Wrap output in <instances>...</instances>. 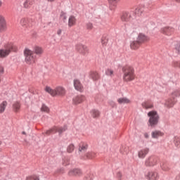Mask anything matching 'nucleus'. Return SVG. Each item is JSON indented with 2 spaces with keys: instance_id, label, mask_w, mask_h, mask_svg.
Returning <instances> with one entry per match:
<instances>
[{
  "instance_id": "1",
  "label": "nucleus",
  "mask_w": 180,
  "mask_h": 180,
  "mask_svg": "<svg viewBox=\"0 0 180 180\" xmlns=\"http://www.w3.org/2000/svg\"><path fill=\"white\" fill-rule=\"evenodd\" d=\"M44 53L41 46H36L34 47V51L29 49H25L24 51L25 61L28 65H33L36 63V55L41 56Z\"/></svg>"
},
{
  "instance_id": "2",
  "label": "nucleus",
  "mask_w": 180,
  "mask_h": 180,
  "mask_svg": "<svg viewBox=\"0 0 180 180\" xmlns=\"http://www.w3.org/2000/svg\"><path fill=\"white\" fill-rule=\"evenodd\" d=\"M122 71L124 74L123 80L124 82H131V81H134L136 78L134 68L130 65H126L122 68Z\"/></svg>"
},
{
  "instance_id": "3",
  "label": "nucleus",
  "mask_w": 180,
  "mask_h": 180,
  "mask_svg": "<svg viewBox=\"0 0 180 180\" xmlns=\"http://www.w3.org/2000/svg\"><path fill=\"white\" fill-rule=\"evenodd\" d=\"M46 92L50 94L51 96H65V89L61 86H56L54 89L51 87L46 86L45 88Z\"/></svg>"
},
{
  "instance_id": "4",
  "label": "nucleus",
  "mask_w": 180,
  "mask_h": 180,
  "mask_svg": "<svg viewBox=\"0 0 180 180\" xmlns=\"http://www.w3.org/2000/svg\"><path fill=\"white\" fill-rule=\"evenodd\" d=\"M148 116L149 117L148 126L150 127H155V126L158 124V122H160V115H158V112L155 110H152L148 112Z\"/></svg>"
},
{
  "instance_id": "5",
  "label": "nucleus",
  "mask_w": 180,
  "mask_h": 180,
  "mask_svg": "<svg viewBox=\"0 0 180 180\" xmlns=\"http://www.w3.org/2000/svg\"><path fill=\"white\" fill-rule=\"evenodd\" d=\"M13 49V44L8 43L5 46L4 49H0V58H6L11 53V50Z\"/></svg>"
},
{
  "instance_id": "6",
  "label": "nucleus",
  "mask_w": 180,
  "mask_h": 180,
  "mask_svg": "<svg viewBox=\"0 0 180 180\" xmlns=\"http://www.w3.org/2000/svg\"><path fill=\"white\" fill-rule=\"evenodd\" d=\"M75 50L77 51V53H79V54H82V56H85L86 53H89V49H88V46L82 44H76Z\"/></svg>"
},
{
  "instance_id": "7",
  "label": "nucleus",
  "mask_w": 180,
  "mask_h": 180,
  "mask_svg": "<svg viewBox=\"0 0 180 180\" xmlns=\"http://www.w3.org/2000/svg\"><path fill=\"white\" fill-rule=\"evenodd\" d=\"M68 176H81L82 175V170L78 168H74L69 170L68 172Z\"/></svg>"
},
{
  "instance_id": "8",
  "label": "nucleus",
  "mask_w": 180,
  "mask_h": 180,
  "mask_svg": "<svg viewBox=\"0 0 180 180\" xmlns=\"http://www.w3.org/2000/svg\"><path fill=\"white\" fill-rule=\"evenodd\" d=\"M157 164V158L154 156L148 157L146 162L145 165L146 167H154Z\"/></svg>"
},
{
  "instance_id": "9",
  "label": "nucleus",
  "mask_w": 180,
  "mask_h": 180,
  "mask_svg": "<svg viewBox=\"0 0 180 180\" xmlns=\"http://www.w3.org/2000/svg\"><path fill=\"white\" fill-rule=\"evenodd\" d=\"M86 98H85V96L84 95H78L72 98V103L73 105H79L80 103H82V102H84V101Z\"/></svg>"
},
{
  "instance_id": "10",
  "label": "nucleus",
  "mask_w": 180,
  "mask_h": 180,
  "mask_svg": "<svg viewBox=\"0 0 180 180\" xmlns=\"http://www.w3.org/2000/svg\"><path fill=\"white\" fill-rule=\"evenodd\" d=\"M136 40L139 41V43L143 44V43H147V41H150V37L143 33H140L138 35Z\"/></svg>"
},
{
  "instance_id": "11",
  "label": "nucleus",
  "mask_w": 180,
  "mask_h": 180,
  "mask_svg": "<svg viewBox=\"0 0 180 180\" xmlns=\"http://www.w3.org/2000/svg\"><path fill=\"white\" fill-rule=\"evenodd\" d=\"M32 20L27 18H23L20 20V23L21 26H23L25 27H29L30 26H32Z\"/></svg>"
},
{
  "instance_id": "12",
  "label": "nucleus",
  "mask_w": 180,
  "mask_h": 180,
  "mask_svg": "<svg viewBox=\"0 0 180 180\" xmlns=\"http://www.w3.org/2000/svg\"><path fill=\"white\" fill-rule=\"evenodd\" d=\"M146 176L149 180H158L159 178L158 173L155 172H149L146 174Z\"/></svg>"
},
{
  "instance_id": "13",
  "label": "nucleus",
  "mask_w": 180,
  "mask_h": 180,
  "mask_svg": "<svg viewBox=\"0 0 180 180\" xmlns=\"http://www.w3.org/2000/svg\"><path fill=\"white\" fill-rule=\"evenodd\" d=\"M121 20L122 22H130L131 20V14L128 12H124L121 16Z\"/></svg>"
},
{
  "instance_id": "14",
  "label": "nucleus",
  "mask_w": 180,
  "mask_h": 180,
  "mask_svg": "<svg viewBox=\"0 0 180 180\" xmlns=\"http://www.w3.org/2000/svg\"><path fill=\"white\" fill-rule=\"evenodd\" d=\"M77 25V18L74 15H70L68 18V27H72Z\"/></svg>"
},
{
  "instance_id": "15",
  "label": "nucleus",
  "mask_w": 180,
  "mask_h": 180,
  "mask_svg": "<svg viewBox=\"0 0 180 180\" xmlns=\"http://www.w3.org/2000/svg\"><path fill=\"white\" fill-rule=\"evenodd\" d=\"M174 105H175V99L174 98H168L165 103V106L167 108V109L174 108Z\"/></svg>"
},
{
  "instance_id": "16",
  "label": "nucleus",
  "mask_w": 180,
  "mask_h": 180,
  "mask_svg": "<svg viewBox=\"0 0 180 180\" xmlns=\"http://www.w3.org/2000/svg\"><path fill=\"white\" fill-rule=\"evenodd\" d=\"M88 150V144L86 143H80L79 145L78 151L79 154H84L86 153V150Z\"/></svg>"
},
{
  "instance_id": "17",
  "label": "nucleus",
  "mask_w": 180,
  "mask_h": 180,
  "mask_svg": "<svg viewBox=\"0 0 180 180\" xmlns=\"http://www.w3.org/2000/svg\"><path fill=\"white\" fill-rule=\"evenodd\" d=\"M4 30H6V21L4 17L0 16V32H4Z\"/></svg>"
},
{
  "instance_id": "18",
  "label": "nucleus",
  "mask_w": 180,
  "mask_h": 180,
  "mask_svg": "<svg viewBox=\"0 0 180 180\" xmlns=\"http://www.w3.org/2000/svg\"><path fill=\"white\" fill-rule=\"evenodd\" d=\"M150 150L148 148H144L138 152L139 158H144L147 154H148Z\"/></svg>"
},
{
  "instance_id": "19",
  "label": "nucleus",
  "mask_w": 180,
  "mask_h": 180,
  "mask_svg": "<svg viewBox=\"0 0 180 180\" xmlns=\"http://www.w3.org/2000/svg\"><path fill=\"white\" fill-rule=\"evenodd\" d=\"M74 86L77 91H82L84 88L82 86V84H81V82H79V80L78 79L74 80Z\"/></svg>"
},
{
  "instance_id": "20",
  "label": "nucleus",
  "mask_w": 180,
  "mask_h": 180,
  "mask_svg": "<svg viewBox=\"0 0 180 180\" xmlns=\"http://www.w3.org/2000/svg\"><path fill=\"white\" fill-rule=\"evenodd\" d=\"M142 106L145 109H153L154 108L153 103H151V101H144L142 103Z\"/></svg>"
},
{
  "instance_id": "21",
  "label": "nucleus",
  "mask_w": 180,
  "mask_h": 180,
  "mask_svg": "<svg viewBox=\"0 0 180 180\" xmlns=\"http://www.w3.org/2000/svg\"><path fill=\"white\" fill-rule=\"evenodd\" d=\"M117 102L120 105H122L123 103H127V104L131 103V101H130V99L126 97L118 98Z\"/></svg>"
},
{
  "instance_id": "22",
  "label": "nucleus",
  "mask_w": 180,
  "mask_h": 180,
  "mask_svg": "<svg viewBox=\"0 0 180 180\" xmlns=\"http://www.w3.org/2000/svg\"><path fill=\"white\" fill-rule=\"evenodd\" d=\"M13 110L15 113H18V112H19V110H20V102L15 101L13 103Z\"/></svg>"
},
{
  "instance_id": "23",
  "label": "nucleus",
  "mask_w": 180,
  "mask_h": 180,
  "mask_svg": "<svg viewBox=\"0 0 180 180\" xmlns=\"http://www.w3.org/2000/svg\"><path fill=\"white\" fill-rule=\"evenodd\" d=\"M131 49H132V50H137V49H139V47H140V46H141V44L140 42L138 41V40L136 39V41H133L131 43Z\"/></svg>"
},
{
  "instance_id": "24",
  "label": "nucleus",
  "mask_w": 180,
  "mask_h": 180,
  "mask_svg": "<svg viewBox=\"0 0 180 180\" xmlns=\"http://www.w3.org/2000/svg\"><path fill=\"white\" fill-rule=\"evenodd\" d=\"M90 77L93 81H98L99 79V74L96 72H91Z\"/></svg>"
},
{
  "instance_id": "25",
  "label": "nucleus",
  "mask_w": 180,
  "mask_h": 180,
  "mask_svg": "<svg viewBox=\"0 0 180 180\" xmlns=\"http://www.w3.org/2000/svg\"><path fill=\"white\" fill-rule=\"evenodd\" d=\"M53 133H57V127H53L52 128L46 130L45 134L46 136H50V134H53Z\"/></svg>"
},
{
  "instance_id": "26",
  "label": "nucleus",
  "mask_w": 180,
  "mask_h": 180,
  "mask_svg": "<svg viewBox=\"0 0 180 180\" xmlns=\"http://www.w3.org/2000/svg\"><path fill=\"white\" fill-rule=\"evenodd\" d=\"M164 136V133L160 131H154L152 132L153 139H157L158 137Z\"/></svg>"
},
{
  "instance_id": "27",
  "label": "nucleus",
  "mask_w": 180,
  "mask_h": 180,
  "mask_svg": "<svg viewBox=\"0 0 180 180\" xmlns=\"http://www.w3.org/2000/svg\"><path fill=\"white\" fill-rule=\"evenodd\" d=\"M8 105L6 101H3L1 104H0V113H4L5 112V109Z\"/></svg>"
},
{
  "instance_id": "28",
  "label": "nucleus",
  "mask_w": 180,
  "mask_h": 180,
  "mask_svg": "<svg viewBox=\"0 0 180 180\" xmlns=\"http://www.w3.org/2000/svg\"><path fill=\"white\" fill-rule=\"evenodd\" d=\"M172 30V27H165L161 29V33H163V34H167V33H169Z\"/></svg>"
},
{
  "instance_id": "29",
  "label": "nucleus",
  "mask_w": 180,
  "mask_h": 180,
  "mask_svg": "<svg viewBox=\"0 0 180 180\" xmlns=\"http://www.w3.org/2000/svg\"><path fill=\"white\" fill-rule=\"evenodd\" d=\"M65 130H67V127H56V132L58 131L59 134L64 133Z\"/></svg>"
},
{
  "instance_id": "30",
  "label": "nucleus",
  "mask_w": 180,
  "mask_h": 180,
  "mask_svg": "<svg viewBox=\"0 0 180 180\" xmlns=\"http://www.w3.org/2000/svg\"><path fill=\"white\" fill-rule=\"evenodd\" d=\"M108 3L110 4V6L111 9L113 8V6H116V4L119 2L120 0H108Z\"/></svg>"
},
{
  "instance_id": "31",
  "label": "nucleus",
  "mask_w": 180,
  "mask_h": 180,
  "mask_svg": "<svg viewBox=\"0 0 180 180\" xmlns=\"http://www.w3.org/2000/svg\"><path fill=\"white\" fill-rule=\"evenodd\" d=\"M172 96L176 98L180 96V89H176L172 92Z\"/></svg>"
},
{
  "instance_id": "32",
  "label": "nucleus",
  "mask_w": 180,
  "mask_h": 180,
  "mask_svg": "<svg viewBox=\"0 0 180 180\" xmlns=\"http://www.w3.org/2000/svg\"><path fill=\"white\" fill-rule=\"evenodd\" d=\"M91 115L94 119L99 117V111L98 110H91Z\"/></svg>"
},
{
  "instance_id": "33",
  "label": "nucleus",
  "mask_w": 180,
  "mask_h": 180,
  "mask_svg": "<svg viewBox=\"0 0 180 180\" xmlns=\"http://www.w3.org/2000/svg\"><path fill=\"white\" fill-rule=\"evenodd\" d=\"M41 111L46 112V113H49L50 112V109L46 105L43 104L41 108Z\"/></svg>"
},
{
  "instance_id": "34",
  "label": "nucleus",
  "mask_w": 180,
  "mask_h": 180,
  "mask_svg": "<svg viewBox=\"0 0 180 180\" xmlns=\"http://www.w3.org/2000/svg\"><path fill=\"white\" fill-rule=\"evenodd\" d=\"M75 148V146H74V144L71 143L70 144L68 148H67V151L68 153H72V151H74V149Z\"/></svg>"
},
{
  "instance_id": "35",
  "label": "nucleus",
  "mask_w": 180,
  "mask_h": 180,
  "mask_svg": "<svg viewBox=\"0 0 180 180\" xmlns=\"http://www.w3.org/2000/svg\"><path fill=\"white\" fill-rule=\"evenodd\" d=\"M63 165H65L67 167V165H70V158H65L63 159Z\"/></svg>"
},
{
  "instance_id": "36",
  "label": "nucleus",
  "mask_w": 180,
  "mask_h": 180,
  "mask_svg": "<svg viewBox=\"0 0 180 180\" xmlns=\"http://www.w3.org/2000/svg\"><path fill=\"white\" fill-rule=\"evenodd\" d=\"M25 180H40V179H39V176L36 175H32V176H27Z\"/></svg>"
},
{
  "instance_id": "37",
  "label": "nucleus",
  "mask_w": 180,
  "mask_h": 180,
  "mask_svg": "<svg viewBox=\"0 0 180 180\" xmlns=\"http://www.w3.org/2000/svg\"><path fill=\"white\" fill-rule=\"evenodd\" d=\"M84 180H94V174H91V173L87 174L84 176Z\"/></svg>"
},
{
  "instance_id": "38",
  "label": "nucleus",
  "mask_w": 180,
  "mask_h": 180,
  "mask_svg": "<svg viewBox=\"0 0 180 180\" xmlns=\"http://www.w3.org/2000/svg\"><path fill=\"white\" fill-rule=\"evenodd\" d=\"M174 144L176 147H180V139L179 137H174Z\"/></svg>"
},
{
  "instance_id": "39",
  "label": "nucleus",
  "mask_w": 180,
  "mask_h": 180,
  "mask_svg": "<svg viewBox=\"0 0 180 180\" xmlns=\"http://www.w3.org/2000/svg\"><path fill=\"white\" fill-rule=\"evenodd\" d=\"M86 158H88L89 160H92V158H94V157H95V154L93 153H87L86 154Z\"/></svg>"
},
{
  "instance_id": "40",
  "label": "nucleus",
  "mask_w": 180,
  "mask_h": 180,
  "mask_svg": "<svg viewBox=\"0 0 180 180\" xmlns=\"http://www.w3.org/2000/svg\"><path fill=\"white\" fill-rule=\"evenodd\" d=\"M106 75H108V77H113V70L111 69H108L105 71Z\"/></svg>"
},
{
  "instance_id": "41",
  "label": "nucleus",
  "mask_w": 180,
  "mask_h": 180,
  "mask_svg": "<svg viewBox=\"0 0 180 180\" xmlns=\"http://www.w3.org/2000/svg\"><path fill=\"white\" fill-rule=\"evenodd\" d=\"M60 18L63 20V22H65V20H67V14L64 12H61Z\"/></svg>"
},
{
  "instance_id": "42",
  "label": "nucleus",
  "mask_w": 180,
  "mask_h": 180,
  "mask_svg": "<svg viewBox=\"0 0 180 180\" xmlns=\"http://www.w3.org/2000/svg\"><path fill=\"white\" fill-rule=\"evenodd\" d=\"M175 50L177 52V54L180 56V42L177 43L175 46Z\"/></svg>"
},
{
  "instance_id": "43",
  "label": "nucleus",
  "mask_w": 180,
  "mask_h": 180,
  "mask_svg": "<svg viewBox=\"0 0 180 180\" xmlns=\"http://www.w3.org/2000/svg\"><path fill=\"white\" fill-rule=\"evenodd\" d=\"M29 2H30V0H26L24 4H23V8H25V9H27V8H29Z\"/></svg>"
},
{
  "instance_id": "44",
  "label": "nucleus",
  "mask_w": 180,
  "mask_h": 180,
  "mask_svg": "<svg viewBox=\"0 0 180 180\" xmlns=\"http://www.w3.org/2000/svg\"><path fill=\"white\" fill-rule=\"evenodd\" d=\"M142 12H143V11H141V8H140V7H138V8H136L135 9V13H136V15H140V14H141Z\"/></svg>"
},
{
  "instance_id": "45",
  "label": "nucleus",
  "mask_w": 180,
  "mask_h": 180,
  "mask_svg": "<svg viewBox=\"0 0 180 180\" xmlns=\"http://www.w3.org/2000/svg\"><path fill=\"white\" fill-rule=\"evenodd\" d=\"M86 28L89 30H91L94 28V25H92V23L91 22H88L86 24Z\"/></svg>"
},
{
  "instance_id": "46",
  "label": "nucleus",
  "mask_w": 180,
  "mask_h": 180,
  "mask_svg": "<svg viewBox=\"0 0 180 180\" xmlns=\"http://www.w3.org/2000/svg\"><path fill=\"white\" fill-rule=\"evenodd\" d=\"M65 171H64V168H60L58 169L55 174H64Z\"/></svg>"
},
{
  "instance_id": "47",
  "label": "nucleus",
  "mask_w": 180,
  "mask_h": 180,
  "mask_svg": "<svg viewBox=\"0 0 180 180\" xmlns=\"http://www.w3.org/2000/svg\"><path fill=\"white\" fill-rule=\"evenodd\" d=\"M162 168L163 171H169V167H167V165H163Z\"/></svg>"
},
{
  "instance_id": "48",
  "label": "nucleus",
  "mask_w": 180,
  "mask_h": 180,
  "mask_svg": "<svg viewBox=\"0 0 180 180\" xmlns=\"http://www.w3.org/2000/svg\"><path fill=\"white\" fill-rule=\"evenodd\" d=\"M101 43L102 44H105L106 43H108V39H106V37H103L101 39Z\"/></svg>"
},
{
  "instance_id": "49",
  "label": "nucleus",
  "mask_w": 180,
  "mask_h": 180,
  "mask_svg": "<svg viewBox=\"0 0 180 180\" xmlns=\"http://www.w3.org/2000/svg\"><path fill=\"white\" fill-rule=\"evenodd\" d=\"M173 65L174 67H180V62H174Z\"/></svg>"
},
{
  "instance_id": "50",
  "label": "nucleus",
  "mask_w": 180,
  "mask_h": 180,
  "mask_svg": "<svg viewBox=\"0 0 180 180\" xmlns=\"http://www.w3.org/2000/svg\"><path fill=\"white\" fill-rule=\"evenodd\" d=\"M4 74V68L2 66H0V75Z\"/></svg>"
},
{
  "instance_id": "51",
  "label": "nucleus",
  "mask_w": 180,
  "mask_h": 180,
  "mask_svg": "<svg viewBox=\"0 0 180 180\" xmlns=\"http://www.w3.org/2000/svg\"><path fill=\"white\" fill-rule=\"evenodd\" d=\"M117 178H119L120 179V178H122V173L121 172H118L117 174Z\"/></svg>"
},
{
  "instance_id": "52",
  "label": "nucleus",
  "mask_w": 180,
  "mask_h": 180,
  "mask_svg": "<svg viewBox=\"0 0 180 180\" xmlns=\"http://www.w3.org/2000/svg\"><path fill=\"white\" fill-rule=\"evenodd\" d=\"M144 137H145V139H148V137H149L148 133H145Z\"/></svg>"
},
{
  "instance_id": "53",
  "label": "nucleus",
  "mask_w": 180,
  "mask_h": 180,
  "mask_svg": "<svg viewBox=\"0 0 180 180\" xmlns=\"http://www.w3.org/2000/svg\"><path fill=\"white\" fill-rule=\"evenodd\" d=\"M62 32L63 31L61 30H58L57 34H58V35L61 34Z\"/></svg>"
},
{
  "instance_id": "54",
  "label": "nucleus",
  "mask_w": 180,
  "mask_h": 180,
  "mask_svg": "<svg viewBox=\"0 0 180 180\" xmlns=\"http://www.w3.org/2000/svg\"><path fill=\"white\" fill-rule=\"evenodd\" d=\"M21 133L23 134V136H27V133L25 131H22Z\"/></svg>"
},
{
  "instance_id": "55",
  "label": "nucleus",
  "mask_w": 180,
  "mask_h": 180,
  "mask_svg": "<svg viewBox=\"0 0 180 180\" xmlns=\"http://www.w3.org/2000/svg\"><path fill=\"white\" fill-rule=\"evenodd\" d=\"M28 5H33V1L32 0L28 1Z\"/></svg>"
},
{
  "instance_id": "56",
  "label": "nucleus",
  "mask_w": 180,
  "mask_h": 180,
  "mask_svg": "<svg viewBox=\"0 0 180 180\" xmlns=\"http://www.w3.org/2000/svg\"><path fill=\"white\" fill-rule=\"evenodd\" d=\"M48 2H54V0H47Z\"/></svg>"
},
{
  "instance_id": "57",
  "label": "nucleus",
  "mask_w": 180,
  "mask_h": 180,
  "mask_svg": "<svg viewBox=\"0 0 180 180\" xmlns=\"http://www.w3.org/2000/svg\"><path fill=\"white\" fill-rule=\"evenodd\" d=\"M2 6V0H0V8Z\"/></svg>"
},
{
  "instance_id": "58",
  "label": "nucleus",
  "mask_w": 180,
  "mask_h": 180,
  "mask_svg": "<svg viewBox=\"0 0 180 180\" xmlns=\"http://www.w3.org/2000/svg\"><path fill=\"white\" fill-rule=\"evenodd\" d=\"M176 2H178L179 4H180V0H175Z\"/></svg>"
},
{
  "instance_id": "59",
  "label": "nucleus",
  "mask_w": 180,
  "mask_h": 180,
  "mask_svg": "<svg viewBox=\"0 0 180 180\" xmlns=\"http://www.w3.org/2000/svg\"><path fill=\"white\" fill-rule=\"evenodd\" d=\"M0 146H2V141H0Z\"/></svg>"
},
{
  "instance_id": "60",
  "label": "nucleus",
  "mask_w": 180,
  "mask_h": 180,
  "mask_svg": "<svg viewBox=\"0 0 180 180\" xmlns=\"http://www.w3.org/2000/svg\"><path fill=\"white\" fill-rule=\"evenodd\" d=\"M43 135H44V133H42Z\"/></svg>"
},
{
  "instance_id": "61",
  "label": "nucleus",
  "mask_w": 180,
  "mask_h": 180,
  "mask_svg": "<svg viewBox=\"0 0 180 180\" xmlns=\"http://www.w3.org/2000/svg\"><path fill=\"white\" fill-rule=\"evenodd\" d=\"M0 82H1V79H0Z\"/></svg>"
},
{
  "instance_id": "62",
  "label": "nucleus",
  "mask_w": 180,
  "mask_h": 180,
  "mask_svg": "<svg viewBox=\"0 0 180 180\" xmlns=\"http://www.w3.org/2000/svg\"><path fill=\"white\" fill-rule=\"evenodd\" d=\"M0 151H1V148H0Z\"/></svg>"
}]
</instances>
